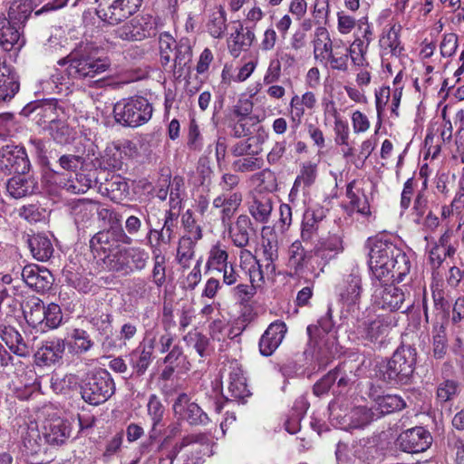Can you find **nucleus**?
I'll return each mask as SVG.
<instances>
[{
  "mask_svg": "<svg viewBox=\"0 0 464 464\" xmlns=\"http://www.w3.org/2000/svg\"><path fill=\"white\" fill-rule=\"evenodd\" d=\"M369 256L373 280L401 282L411 271L409 256L397 245L382 237L372 242Z\"/></svg>",
  "mask_w": 464,
  "mask_h": 464,
  "instance_id": "obj_1",
  "label": "nucleus"
},
{
  "mask_svg": "<svg viewBox=\"0 0 464 464\" xmlns=\"http://www.w3.org/2000/svg\"><path fill=\"white\" fill-rule=\"evenodd\" d=\"M334 327L333 309L328 305L325 314L322 315L315 324H310L306 328L309 341L304 354L314 359L322 366L327 365L339 353Z\"/></svg>",
  "mask_w": 464,
  "mask_h": 464,
  "instance_id": "obj_2",
  "label": "nucleus"
},
{
  "mask_svg": "<svg viewBox=\"0 0 464 464\" xmlns=\"http://www.w3.org/2000/svg\"><path fill=\"white\" fill-rule=\"evenodd\" d=\"M60 65L68 64L66 72L72 79L93 78L106 72L111 66L108 57H100L96 52L85 47L82 51L72 52L67 57L59 60Z\"/></svg>",
  "mask_w": 464,
  "mask_h": 464,
  "instance_id": "obj_3",
  "label": "nucleus"
},
{
  "mask_svg": "<svg viewBox=\"0 0 464 464\" xmlns=\"http://www.w3.org/2000/svg\"><path fill=\"white\" fill-rule=\"evenodd\" d=\"M416 360L415 348L410 345L400 346L391 359L382 366V378L391 384H409L413 378Z\"/></svg>",
  "mask_w": 464,
  "mask_h": 464,
  "instance_id": "obj_4",
  "label": "nucleus"
},
{
  "mask_svg": "<svg viewBox=\"0 0 464 464\" xmlns=\"http://www.w3.org/2000/svg\"><path fill=\"white\" fill-rule=\"evenodd\" d=\"M152 105L141 96L122 99L113 108L115 121L123 126L139 127L148 122L152 116Z\"/></svg>",
  "mask_w": 464,
  "mask_h": 464,
  "instance_id": "obj_5",
  "label": "nucleus"
},
{
  "mask_svg": "<svg viewBox=\"0 0 464 464\" xmlns=\"http://www.w3.org/2000/svg\"><path fill=\"white\" fill-rule=\"evenodd\" d=\"M408 299L409 293L407 294L401 287L389 282L373 280L372 294L373 306L389 312L399 311L404 307L402 312L405 313L412 305V302Z\"/></svg>",
  "mask_w": 464,
  "mask_h": 464,
  "instance_id": "obj_6",
  "label": "nucleus"
},
{
  "mask_svg": "<svg viewBox=\"0 0 464 464\" xmlns=\"http://www.w3.org/2000/svg\"><path fill=\"white\" fill-rule=\"evenodd\" d=\"M132 238L121 227H111L96 233L90 240V247L97 263L102 265L120 244L130 245Z\"/></svg>",
  "mask_w": 464,
  "mask_h": 464,
  "instance_id": "obj_7",
  "label": "nucleus"
},
{
  "mask_svg": "<svg viewBox=\"0 0 464 464\" xmlns=\"http://www.w3.org/2000/svg\"><path fill=\"white\" fill-rule=\"evenodd\" d=\"M115 384L106 370H100L88 377L81 388L82 398L92 405L105 402L114 393Z\"/></svg>",
  "mask_w": 464,
  "mask_h": 464,
  "instance_id": "obj_8",
  "label": "nucleus"
},
{
  "mask_svg": "<svg viewBox=\"0 0 464 464\" xmlns=\"http://www.w3.org/2000/svg\"><path fill=\"white\" fill-rule=\"evenodd\" d=\"M396 325L393 316L387 314L357 321L354 334L357 338L370 343H382L391 330Z\"/></svg>",
  "mask_w": 464,
  "mask_h": 464,
  "instance_id": "obj_9",
  "label": "nucleus"
},
{
  "mask_svg": "<svg viewBox=\"0 0 464 464\" xmlns=\"http://www.w3.org/2000/svg\"><path fill=\"white\" fill-rule=\"evenodd\" d=\"M21 115L31 119L44 130L63 115V110L56 99L38 100L27 103L21 111Z\"/></svg>",
  "mask_w": 464,
  "mask_h": 464,
  "instance_id": "obj_10",
  "label": "nucleus"
},
{
  "mask_svg": "<svg viewBox=\"0 0 464 464\" xmlns=\"http://www.w3.org/2000/svg\"><path fill=\"white\" fill-rule=\"evenodd\" d=\"M143 0H97V15L109 24L129 18L140 7Z\"/></svg>",
  "mask_w": 464,
  "mask_h": 464,
  "instance_id": "obj_11",
  "label": "nucleus"
},
{
  "mask_svg": "<svg viewBox=\"0 0 464 464\" xmlns=\"http://www.w3.org/2000/svg\"><path fill=\"white\" fill-rule=\"evenodd\" d=\"M156 24L149 14L137 15L114 30V35L128 42L141 41L156 34Z\"/></svg>",
  "mask_w": 464,
  "mask_h": 464,
  "instance_id": "obj_12",
  "label": "nucleus"
},
{
  "mask_svg": "<svg viewBox=\"0 0 464 464\" xmlns=\"http://www.w3.org/2000/svg\"><path fill=\"white\" fill-rule=\"evenodd\" d=\"M30 169L25 150L17 145H5L0 150V172L11 174H25Z\"/></svg>",
  "mask_w": 464,
  "mask_h": 464,
  "instance_id": "obj_13",
  "label": "nucleus"
},
{
  "mask_svg": "<svg viewBox=\"0 0 464 464\" xmlns=\"http://www.w3.org/2000/svg\"><path fill=\"white\" fill-rule=\"evenodd\" d=\"M358 31L361 36H356L345 50L348 52V56L354 66L365 67L368 65L366 53L373 35L372 26L366 16H362L358 20Z\"/></svg>",
  "mask_w": 464,
  "mask_h": 464,
  "instance_id": "obj_14",
  "label": "nucleus"
},
{
  "mask_svg": "<svg viewBox=\"0 0 464 464\" xmlns=\"http://www.w3.org/2000/svg\"><path fill=\"white\" fill-rule=\"evenodd\" d=\"M432 436L424 427L416 426L402 431L396 440L400 450L407 453H420L427 450L432 444Z\"/></svg>",
  "mask_w": 464,
  "mask_h": 464,
  "instance_id": "obj_15",
  "label": "nucleus"
},
{
  "mask_svg": "<svg viewBox=\"0 0 464 464\" xmlns=\"http://www.w3.org/2000/svg\"><path fill=\"white\" fill-rule=\"evenodd\" d=\"M174 414L181 420H187L190 425H207L209 422L208 414L185 393H179L173 402Z\"/></svg>",
  "mask_w": 464,
  "mask_h": 464,
  "instance_id": "obj_16",
  "label": "nucleus"
},
{
  "mask_svg": "<svg viewBox=\"0 0 464 464\" xmlns=\"http://www.w3.org/2000/svg\"><path fill=\"white\" fill-rule=\"evenodd\" d=\"M15 276H21L23 281L37 292H44L51 288L53 278L51 272L37 265L31 264L24 266L14 273Z\"/></svg>",
  "mask_w": 464,
  "mask_h": 464,
  "instance_id": "obj_17",
  "label": "nucleus"
},
{
  "mask_svg": "<svg viewBox=\"0 0 464 464\" xmlns=\"http://www.w3.org/2000/svg\"><path fill=\"white\" fill-rule=\"evenodd\" d=\"M346 197L349 201L343 205V209L348 215L352 216L357 213L362 218L371 216L372 212L368 198L363 188L359 187V184L355 180L348 183L346 187Z\"/></svg>",
  "mask_w": 464,
  "mask_h": 464,
  "instance_id": "obj_18",
  "label": "nucleus"
},
{
  "mask_svg": "<svg viewBox=\"0 0 464 464\" xmlns=\"http://www.w3.org/2000/svg\"><path fill=\"white\" fill-rule=\"evenodd\" d=\"M110 211L98 202L87 198L78 199L72 203L71 214L77 225L86 226L95 215L106 218Z\"/></svg>",
  "mask_w": 464,
  "mask_h": 464,
  "instance_id": "obj_19",
  "label": "nucleus"
},
{
  "mask_svg": "<svg viewBox=\"0 0 464 464\" xmlns=\"http://www.w3.org/2000/svg\"><path fill=\"white\" fill-rule=\"evenodd\" d=\"M24 44L23 28L0 13V46L5 51H11Z\"/></svg>",
  "mask_w": 464,
  "mask_h": 464,
  "instance_id": "obj_20",
  "label": "nucleus"
},
{
  "mask_svg": "<svg viewBox=\"0 0 464 464\" xmlns=\"http://www.w3.org/2000/svg\"><path fill=\"white\" fill-rule=\"evenodd\" d=\"M287 331L286 324L282 321H275L269 324L259 341V351L264 356H270L281 344Z\"/></svg>",
  "mask_w": 464,
  "mask_h": 464,
  "instance_id": "obj_21",
  "label": "nucleus"
},
{
  "mask_svg": "<svg viewBox=\"0 0 464 464\" xmlns=\"http://www.w3.org/2000/svg\"><path fill=\"white\" fill-rule=\"evenodd\" d=\"M243 200L240 191L232 194H220L213 200V208L219 209L220 219L224 227H230V221Z\"/></svg>",
  "mask_w": 464,
  "mask_h": 464,
  "instance_id": "obj_22",
  "label": "nucleus"
},
{
  "mask_svg": "<svg viewBox=\"0 0 464 464\" xmlns=\"http://www.w3.org/2000/svg\"><path fill=\"white\" fill-rule=\"evenodd\" d=\"M362 293V276L358 270H353L339 285L340 299L348 306L355 305L359 303Z\"/></svg>",
  "mask_w": 464,
  "mask_h": 464,
  "instance_id": "obj_23",
  "label": "nucleus"
},
{
  "mask_svg": "<svg viewBox=\"0 0 464 464\" xmlns=\"http://www.w3.org/2000/svg\"><path fill=\"white\" fill-rule=\"evenodd\" d=\"M401 26L399 24H393L385 27L379 40L381 54L382 58L386 56L398 57L403 51L400 41V32Z\"/></svg>",
  "mask_w": 464,
  "mask_h": 464,
  "instance_id": "obj_24",
  "label": "nucleus"
},
{
  "mask_svg": "<svg viewBox=\"0 0 464 464\" xmlns=\"http://www.w3.org/2000/svg\"><path fill=\"white\" fill-rule=\"evenodd\" d=\"M326 217V210L320 207L310 208L303 215L301 224V238L304 242H311L318 234L319 226Z\"/></svg>",
  "mask_w": 464,
  "mask_h": 464,
  "instance_id": "obj_25",
  "label": "nucleus"
},
{
  "mask_svg": "<svg viewBox=\"0 0 464 464\" xmlns=\"http://www.w3.org/2000/svg\"><path fill=\"white\" fill-rule=\"evenodd\" d=\"M343 251V238L338 234L329 235L327 237L321 238L313 248L314 255L321 258L324 266L335 258Z\"/></svg>",
  "mask_w": 464,
  "mask_h": 464,
  "instance_id": "obj_26",
  "label": "nucleus"
},
{
  "mask_svg": "<svg viewBox=\"0 0 464 464\" xmlns=\"http://www.w3.org/2000/svg\"><path fill=\"white\" fill-rule=\"evenodd\" d=\"M310 257L301 241L295 240L288 248V259L286 263L287 275L291 277L303 276L304 268Z\"/></svg>",
  "mask_w": 464,
  "mask_h": 464,
  "instance_id": "obj_27",
  "label": "nucleus"
},
{
  "mask_svg": "<svg viewBox=\"0 0 464 464\" xmlns=\"http://www.w3.org/2000/svg\"><path fill=\"white\" fill-rule=\"evenodd\" d=\"M147 413L151 421L149 440L150 442L152 443L161 435L162 427L164 426L163 418L165 415V407L156 394H151L149 397Z\"/></svg>",
  "mask_w": 464,
  "mask_h": 464,
  "instance_id": "obj_28",
  "label": "nucleus"
},
{
  "mask_svg": "<svg viewBox=\"0 0 464 464\" xmlns=\"http://www.w3.org/2000/svg\"><path fill=\"white\" fill-rule=\"evenodd\" d=\"M254 39V31L238 23L228 38L227 45L230 54L238 57L242 51L247 50L251 46Z\"/></svg>",
  "mask_w": 464,
  "mask_h": 464,
  "instance_id": "obj_29",
  "label": "nucleus"
},
{
  "mask_svg": "<svg viewBox=\"0 0 464 464\" xmlns=\"http://www.w3.org/2000/svg\"><path fill=\"white\" fill-rule=\"evenodd\" d=\"M21 437L23 451L28 455L36 454L41 450L43 439L36 422L21 424L17 430Z\"/></svg>",
  "mask_w": 464,
  "mask_h": 464,
  "instance_id": "obj_30",
  "label": "nucleus"
},
{
  "mask_svg": "<svg viewBox=\"0 0 464 464\" xmlns=\"http://www.w3.org/2000/svg\"><path fill=\"white\" fill-rule=\"evenodd\" d=\"M273 209V198L266 194L258 193L254 195L248 202V211L251 217L258 223H267L270 220Z\"/></svg>",
  "mask_w": 464,
  "mask_h": 464,
  "instance_id": "obj_31",
  "label": "nucleus"
},
{
  "mask_svg": "<svg viewBox=\"0 0 464 464\" xmlns=\"http://www.w3.org/2000/svg\"><path fill=\"white\" fill-rule=\"evenodd\" d=\"M227 390L232 399L240 400L250 395L243 371L237 362L228 365Z\"/></svg>",
  "mask_w": 464,
  "mask_h": 464,
  "instance_id": "obj_32",
  "label": "nucleus"
},
{
  "mask_svg": "<svg viewBox=\"0 0 464 464\" xmlns=\"http://www.w3.org/2000/svg\"><path fill=\"white\" fill-rule=\"evenodd\" d=\"M174 50L173 73L179 78L184 74L185 70L189 68L192 60V41L182 37L175 44Z\"/></svg>",
  "mask_w": 464,
  "mask_h": 464,
  "instance_id": "obj_33",
  "label": "nucleus"
},
{
  "mask_svg": "<svg viewBox=\"0 0 464 464\" xmlns=\"http://www.w3.org/2000/svg\"><path fill=\"white\" fill-rule=\"evenodd\" d=\"M69 353L79 355L87 353L93 345L88 333L82 329L74 328L67 333L63 340Z\"/></svg>",
  "mask_w": 464,
  "mask_h": 464,
  "instance_id": "obj_34",
  "label": "nucleus"
},
{
  "mask_svg": "<svg viewBox=\"0 0 464 464\" xmlns=\"http://www.w3.org/2000/svg\"><path fill=\"white\" fill-rule=\"evenodd\" d=\"M64 350L62 339L47 341L37 350L35 359L39 363L51 365L62 359Z\"/></svg>",
  "mask_w": 464,
  "mask_h": 464,
  "instance_id": "obj_35",
  "label": "nucleus"
},
{
  "mask_svg": "<svg viewBox=\"0 0 464 464\" xmlns=\"http://www.w3.org/2000/svg\"><path fill=\"white\" fill-rule=\"evenodd\" d=\"M19 87L16 74L0 62V103L11 101L19 91Z\"/></svg>",
  "mask_w": 464,
  "mask_h": 464,
  "instance_id": "obj_36",
  "label": "nucleus"
},
{
  "mask_svg": "<svg viewBox=\"0 0 464 464\" xmlns=\"http://www.w3.org/2000/svg\"><path fill=\"white\" fill-rule=\"evenodd\" d=\"M28 246L33 256L39 261L48 260L53 253V246L50 238L44 234L28 236Z\"/></svg>",
  "mask_w": 464,
  "mask_h": 464,
  "instance_id": "obj_37",
  "label": "nucleus"
},
{
  "mask_svg": "<svg viewBox=\"0 0 464 464\" xmlns=\"http://www.w3.org/2000/svg\"><path fill=\"white\" fill-rule=\"evenodd\" d=\"M179 210L170 208L165 212L164 224L160 230L150 227L149 236L152 234L158 235V243L169 245L174 237V227L177 225V219Z\"/></svg>",
  "mask_w": 464,
  "mask_h": 464,
  "instance_id": "obj_38",
  "label": "nucleus"
},
{
  "mask_svg": "<svg viewBox=\"0 0 464 464\" xmlns=\"http://www.w3.org/2000/svg\"><path fill=\"white\" fill-rule=\"evenodd\" d=\"M36 188L34 180L31 178L18 174L11 178L7 184L6 189L9 195L14 198H21L34 193Z\"/></svg>",
  "mask_w": 464,
  "mask_h": 464,
  "instance_id": "obj_39",
  "label": "nucleus"
},
{
  "mask_svg": "<svg viewBox=\"0 0 464 464\" xmlns=\"http://www.w3.org/2000/svg\"><path fill=\"white\" fill-rule=\"evenodd\" d=\"M250 226V218L246 215H240L237 217L234 227L231 225L227 227L229 237L236 246L243 248L248 245Z\"/></svg>",
  "mask_w": 464,
  "mask_h": 464,
  "instance_id": "obj_40",
  "label": "nucleus"
},
{
  "mask_svg": "<svg viewBox=\"0 0 464 464\" xmlns=\"http://www.w3.org/2000/svg\"><path fill=\"white\" fill-rule=\"evenodd\" d=\"M24 316L29 325L44 332V304L38 298H31L24 308Z\"/></svg>",
  "mask_w": 464,
  "mask_h": 464,
  "instance_id": "obj_41",
  "label": "nucleus"
},
{
  "mask_svg": "<svg viewBox=\"0 0 464 464\" xmlns=\"http://www.w3.org/2000/svg\"><path fill=\"white\" fill-rule=\"evenodd\" d=\"M164 186L168 184L169 193V208L180 210L181 203L185 194V181L180 176H174L173 179L169 175L162 177Z\"/></svg>",
  "mask_w": 464,
  "mask_h": 464,
  "instance_id": "obj_42",
  "label": "nucleus"
},
{
  "mask_svg": "<svg viewBox=\"0 0 464 464\" xmlns=\"http://www.w3.org/2000/svg\"><path fill=\"white\" fill-rule=\"evenodd\" d=\"M314 45V56L316 60L324 62L329 53L333 49V41L330 38V34L325 27L320 26L314 31V38L313 41Z\"/></svg>",
  "mask_w": 464,
  "mask_h": 464,
  "instance_id": "obj_43",
  "label": "nucleus"
},
{
  "mask_svg": "<svg viewBox=\"0 0 464 464\" xmlns=\"http://www.w3.org/2000/svg\"><path fill=\"white\" fill-rule=\"evenodd\" d=\"M126 256V248L121 249L119 246L101 266L108 271L116 272L123 276L130 275L131 274V269L128 265Z\"/></svg>",
  "mask_w": 464,
  "mask_h": 464,
  "instance_id": "obj_44",
  "label": "nucleus"
},
{
  "mask_svg": "<svg viewBox=\"0 0 464 464\" xmlns=\"http://www.w3.org/2000/svg\"><path fill=\"white\" fill-rule=\"evenodd\" d=\"M69 435L70 428L62 420H54L45 427L44 439L49 444L61 445L64 443Z\"/></svg>",
  "mask_w": 464,
  "mask_h": 464,
  "instance_id": "obj_45",
  "label": "nucleus"
},
{
  "mask_svg": "<svg viewBox=\"0 0 464 464\" xmlns=\"http://www.w3.org/2000/svg\"><path fill=\"white\" fill-rule=\"evenodd\" d=\"M106 195L112 200H120L126 198L129 194V185L121 175H111L110 179H106L103 184Z\"/></svg>",
  "mask_w": 464,
  "mask_h": 464,
  "instance_id": "obj_46",
  "label": "nucleus"
},
{
  "mask_svg": "<svg viewBox=\"0 0 464 464\" xmlns=\"http://www.w3.org/2000/svg\"><path fill=\"white\" fill-rule=\"evenodd\" d=\"M33 12L30 0H18L11 4L6 17L24 28Z\"/></svg>",
  "mask_w": 464,
  "mask_h": 464,
  "instance_id": "obj_47",
  "label": "nucleus"
},
{
  "mask_svg": "<svg viewBox=\"0 0 464 464\" xmlns=\"http://www.w3.org/2000/svg\"><path fill=\"white\" fill-rule=\"evenodd\" d=\"M228 263V253L227 246L220 242H217L211 246L208 254L206 268L208 270L218 271L222 269V266Z\"/></svg>",
  "mask_w": 464,
  "mask_h": 464,
  "instance_id": "obj_48",
  "label": "nucleus"
},
{
  "mask_svg": "<svg viewBox=\"0 0 464 464\" xmlns=\"http://www.w3.org/2000/svg\"><path fill=\"white\" fill-rule=\"evenodd\" d=\"M262 247L264 260H278L277 236L270 227L262 228Z\"/></svg>",
  "mask_w": 464,
  "mask_h": 464,
  "instance_id": "obj_49",
  "label": "nucleus"
},
{
  "mask_svg": "<svg viewBox=\"0 0 464 464\" xmlns=\"http://www.w3.org/2000/svg\"><path fill=\"white\" fill-rule=\"evenodd\" d=\"M51 138L59 144L70 143L73 139V131L68 124L62 119L58 118L53 123L47 126L45 130Z\"/></svg>",
  "mask_w": 464,
  "mask_h": 464,
  "instance_id": "obj_50",
  "label": "nucleus"
},
{
  "mask_svg": "<svg viewBox=\"0 0 464 464\" xmlns=\"http://www.w3.org/2000/svg\"><path fill=\"white\" fill-rule=\"evenodd\" d=\"M209 34L214 38H221L227 30V16L223 7L218 6L211 13L207 24Z\"/></svg>",
  "mask_w": 464,
  "mask_h": 464,
  "instance_id": "obj_51",
  "label": "nucleus"
},
{
  "mask_svg": "<svg viewBox=\"0 0 464 464\" xmlns=\"http://www.w3.org/2000/svg\"><path fill=\"white\" fill-rule=\"evenodd\" d=\"M375 405L376 410L379 411L381 414H388L404 409L406 402L399 395L385 394L376 399Z\"/></svg>",
  "mask_w": 464,
  "mask_h": 464,
  "instance_id": "obj_52",
  "label": "nucleus"
},
{
  "mask_svg": "<svg viewBox=\"0 0 464 464\" xmlns=\"http://www.w3.org/2000/svg\"><path fill=\"white\" fill-rule=\"evenodd\" d=\"M1 339L8 346V348L18 355H24L25 353V344L23 342V338L18 331L14 327H5L1 331Z\"/></svg>",
  "mask_w": 464,
  "mask_h": 464,
  "instance_id": "obj_53",
  "label": "nucleus"
},
{
  "mask_svg": "<svg viewBox=\"0 0 464 464\" xmlns=\"http://www.w3.org/2000/svg\"><path fill=\"white\" fill-rule=\"evenodd\" d=\"M447 350L446 328L442 324H437L432 329V354L437 359H442L446 355Z\"/></svg>",
  "mask_w": 464,
  "mask_h": 464,
  "instance_id": "obj_54",
  "label": "nucleus"
},
{
  "mask_svg": "<svg viewBox=\"0 0 464 464\" xmlns=\"http://www.w3.org/2000/svg\"><path fill=\"white\" fill-rule=\"evenodd\" d=\"M100 165L105 169H121L123 166V156H121L116 142L106 147L102 156Z\"/></svg>",
  "mask_w": 464,
  "mask_h": 464,
  "instance_id": "obj_55",
  "label": "nucleus"
},
{
  "mask_svg": "<svg viewBox=\"0 0 464 464\" xmlns=\"http://www.w3.org/2000/svg\"><path fill=\"white\" fill-rule=\"evenodd\" d=\"M152 351L150 347L136 349L130 354V362L138 375H142L151 362Z\"/></svg>",
  "mask_w": 464,
  "mask_h": 464,
  "instance_id": "obj_56",
  "label": "nucleus"
},
{
  "mask_svg": "<svg viewBox=\"0 0 464 464\" xmlns=\"http://www.w3.org/2000/svg\"><path fill=\"white\" fill-rule=\"evenodd\" d=\"M349 422L346 428H362L373 420V413L366 407L359 406L353 409L348 415H345Z\"/></svg>",
  "mask_w": 464,
  "mask_h": 464,
  "instance_id": "obj_57",
  "label": "nucleus"
},
{
  "mask_svg": "<svg viewBox=\"0 0 464 464\" xmlns=\"http://www.w3.org/2000/svg\"><path fill=\"white\" fill-rule=\"evenodd\" d=\"M126 255L131 273L134 271H141L147 266L150 255L145 249L140 247H129L126 248Z\"/></svg>",
  "mask_w": 464,
  "mask_h": 464,
  "instance_id": "obj_58",
  "label": "nucleus"
},
{
  "mask_svg": "<svg viewBox=\"0 0 464 464\" xmlns=\"http://www.w3.org/2000/svg\"><path fill=\"white\" fill-rule=\"evenodd\" d=\"M92 179L83 173H74L64 182L63 188L73 194L85 193L92 186Z\"/></svg>",
  "mask_w": 464,
  "mask_h": 464,
  "instance_id": "obj_59",
  "label": "nucleus"
},
{
  "mask_svg": "<svg viewBox=\"0 0 464 464\" xmlns=\"http://www.w3.org/2000/svg\"><path fill=\"white\" fill-rule=\"evenodd\" d=\"M195 246L188 238H180L177 249V261L180 266L187 269L190 266L191 260L195 256Z\"/></svg>",
  "mask_w": 464,
  "mask_h": 464,
  "instance_id": "obj_60",
  "label": "nucleus"
},
{
  "mask_svg": "<svg viewBox=\"0 0 464 464\" xmlns=\"http://www.w3.org/2000/svg\"><path fill=\"white\" fill-rule=\"evenodd\" d=\"M175 339V334H171L168 330L158 331L156 335L149 340V347L151 349H156L160 353H165L169 351L173 346V342Z\"/></svg>",
  "mask_w": 464,
  "mask_h": 464,
  "instance_id": "obj_61",
  "label": "nucleus"
},
{
  "mask_svg": "<svg viewBox=\"0 0 464 464\" xmlns=\"http://www.w3.org/2000/svg\"><path fill=\"white\" fill-rule=\"evenodd\" d=\"M353 369L352 362H343L330 372V374H334V382H337L339 387H345L354 381L356 374L353 373Z\"/></svg>",
  "mask_w": 464,
  "mask_h": 464,
  "instance_id": "obj_62",
  "label": "nucleus"
},
{
  "mask_svg": "<svg viewBox=\"0 0 464 464\" xmlns=\"http://www.w3.org/2000/svg\"><path fill=\"white\" fill-rule=\"evenodd\" d=\"M44 90L49 93L67 95L71 92L70 82L61 73L55 72L44 82Z\"/></svg>",
  "mask_w": 464,
  "mask_h": 464,
  "instance_id": "obj_63",
  "label": "nucleus"
},
{
  "mask_svg": "<svg viewBox=\"0 0 464 464\" xmlns=\"http://www.w3.org/2000/svg\"><path fill=\"white\" fill-rule=\"evenodd\" d=\"M63 321V313L61 307L51 303L48 305H44V332L49 329L57 328Z\"/></svg>",
  "mask_w": 464,
  "mask_h": 464,
  "instance_id": "obj_64",
  "label": "nucleus"
}]
</instances>
